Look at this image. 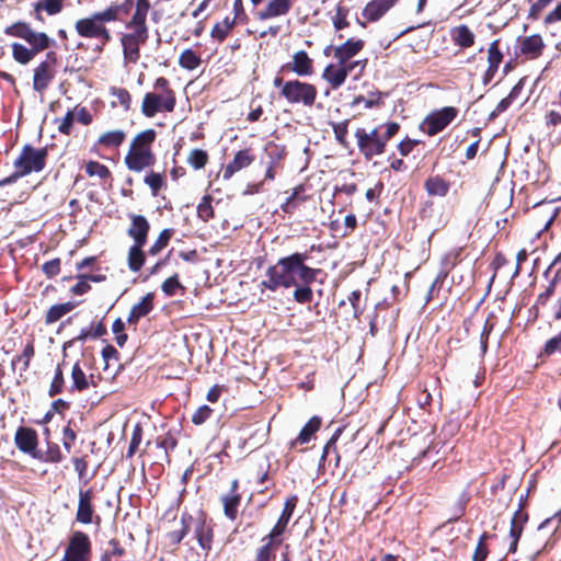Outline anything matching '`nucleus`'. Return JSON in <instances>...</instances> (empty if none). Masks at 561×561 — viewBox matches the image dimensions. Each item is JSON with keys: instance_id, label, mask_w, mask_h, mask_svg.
<instances>
[{"instance_id": "obj_10", "label": "nucleus", "mask_w": 561, "mask_h": 561, "mask_svg": "<svg viewBox=\"0 0 561 561\" xmlns=\"http://www.w3.org/2000/svg\"><path fill=\"white\" fill-rule=\"evenodd\" d=\"M92 554L89 536L80 530L75 531L60 561H90Z\"/></svg>"}, {"instance_id": "obj_48", "label": "nucleus", "mask_w": 561, "mask_h": 561, "mask_svg": "<svg viewBox=\"0 0 561 561\" xmlns=\"http://www.w3.org/2000/svg\"><path fill=\"white\" fill-rule=\"evenodd\" d=\"M64 388V374L61 369V365H58L55 370V376L53 378V381L50 383L48 394L49 397H55L56 394L60 393Z\"/></svg>"}, {"instance_id": "obj_44", "label": "nucleus", "mask_w": 561, "mask_h": 561, "mask_svg": "<svg viewBox=\"0 0 561 561\" xmlns=\"http://www.w3.org/2000/svg\"><path fill=\"white\" fill-rule=\"evenodd\" d=\"M130 32L122 34V37L146 43L149 37L148 26H125Z\"/></svg>"}, {"instance_id": "obj_38", "label": "nucleus", "mask_w": 561, "mask_h": 561, "mask_svg": "<svg viewBox=\"0 0 561 561\" xmlns=\"http://www.w3.org/2000/svg\"><path fill=\"white\" fill-rule=\"evenodd\" d=\"M201 62V57L190 48L183 50L179 58V65L186 70H195Z\"/></svg>"}, {"instance_id": "obj_52", "label": "nucleus", "mask_w": 561, "mask_h": 561, "mask_svg": "<svg viewBox=\"0 0 561 561\" xmlns=\"http://www.w3.org/2000/svg\"><path fill=\"white\" fill-rule=\"evenodd\" d=\"M211 413L213 410L208 405H202L192 415V422L195 425H201L210 417Z\"/></svg>"}, {"instance_id": "obj_59", "label": "nucleus", "mask_w": 561, "mask_h": 561, "mask_svg": "<svg viewBox=\"0 0 561 561\" xmlns=\"http://www.w3.org/2000/svg\"><path fill=\"white\" fill-rule=\"evenodd\" d=\"M90 284L88 275H79L77 284L71 288V293L75 295H83L90 290Z\"/></svg>"}, {"instance_id": "obj_42", "label": "nucleus", "mask_w": 561, "mask_h": 561, "mask_svg": "<svg viewBox=\"0 0 561 561\" xmlns=\"http://www.w3.org/2000/svg\"><path fill=\"white\" fill-rule=\"evenodd\" d=\"M311 283H300L295 286L294 299L299 304H308L313 298L312 289L310 288Z\"/></svg>"}, {"instance_id": "obj_53", "label": "nucleus", "mask_w": 561, "mask_h": 561, "mask_svg": "<svg viewBox=\"0 0 561 561\" xmlns=\"http://www.w3.org/2000/svg\"><path fill=\"white\" fill-rule=\"evenodd\" d=\"M558 351H561V332L546 342L541 354L550 356Z\"/></svg>"}, {"instance_id": "obj_28", "label": "nucleus", "mask_w": 561, "mask_h": 561, "mask_svg": "<svg viewBox=\"0 0 561 561\" xmlns=\"http://www.w3.org/2000/svg\"><path fill=\"white\" fill-rule=\"evenodd\" d=\"M149 10V0H136L135 12L125 26H147V15Z\"/></svg>"}, {"instance_id": "obj_32", "label": "nucleus", "mask_w": 561, "mask_h": 561, "mask_svg": "<svg viewBox=\"0 0 561 561\" xmlns=\"http://www.w3.org/2000/svg\"><path fill=\"white\" fill-rule=\"evenodd\" d=\"M195 537L203 550H210L213 542V530L209 525H207L205 522H198L195 526Z\"/></svg>"}, {"instance_id": "obj_29", "label": "nucleus", "mask_w": 561, "mask_h": 561, "mask_svg": "<svg viewBox=\"0 0 561 561\" xmlns=\"http://www.w3.org/2000/svg\"><path fill=\"white\" fill-rule=\"evenodd\" d=\"M65 0H39L34 4L35 18L42 21L41 12L45 11L48 15H56L61 12Z\"/></svg>"}, {"instance_id": "obj_56", "label": "nucleus", "mask_w": 561, "mask_h": 561, "mask_svg": "<svg viewBox=\"0 0 561 561\" xmlns=\"http://www.w3.org/2000/svg\"><path fill=\"white\" fill-rule=\"evenodd\" d=\"M141 439H142L141 428L137 425L134 428V432L131 435V439H130L128 451H127V457L130 458L134 456V454L136 453V450L138 449L140 443H141Z\"/></svg>"}, {"instance_id": "obj_46", "label": "nucleus", "mask_w": 561, "mask_h": 561, "mask_svg": "<svg viewBox=\"0 0 561 561\" xmlns=\"http://www.w3.org/2000/svg\"><path fill=\"white\" fill-rule=\"evenodd\" d=\"M347 126H348V121H343L341 123H334L332 124V128H333V133H334V137L336 139V141L343 146L344 148H347L348 147V142L346 140V136H347Z\"/></svg>"}, {"instance_id": "obj_7", "label": "nucleus", "mask_w": 561, "mask_h": 561, "mask_svg": "<svg viewBox=\"0 0 561 561\" xmlns=\"http://www.w3.org/2000/svg\"><path fill=\"white\" fill-rule=\"evenodd\" d=\"M381 127H375L370 130L365 128H357L355 131V138L360 154L366 160H371L376 156H380L385 152L386 144L380 137Z\"/></svg>"}, {"instance_id": "obj_39", "label": "nucleus", "mask_w": 561, "mask_h": 561, "mask_svg": "<svg viewBox=\"0 0 561 561\" xmlns=\"http://www.w3.org/2000/svg\"><path fill=\"white\" fill-rule=\"evenodd\" d=\"M73 308V305L70 302L55 305L49 308L46 314V323H54L62 318L65 314L70 312Z\"/></svg>"}, {"instance_id": "obj_14", "label": "nucleus", "mask_w": 561, "mask_h": 561, "mask_svg": "<svg viewBox=\"0 0 561 561\" xmlns=\"http://www.w3.org/2000/svg\"><path fill=\"white\" fill-rule=\"evenodd\" d=\"M130 227L127 234L133 239L136 244H146L150 225L147 218L142 215L130 214Z\"/></svg>"}, {"instance_id": "obj_64", "label": "nucleus", "mask_w": 561, "mask_h": 561, "mask_svg": "<svg viewBox=\"0 0 561 561\" xmlns=\"http://www.w3.org/2000/svg\"><path fill=\"white\" fill-rule=\"evenodd\" d=\"M76 117L78 122H80L83 125H90L92 123V115L90 111L85 107H76Z\"/></svg>"}, {"instance_id": "obj_43", "label": "nucleus", "mask_w": 561, "mask_h": 561, "mask_svg": "<svg viewBox=\"0 0 561 561\" xmlns=\"http://www.w3.org/2000/svg\"><path fill=\"white\" fill-rule=\"evenodd\" d=\"M187 162L195 170H199L208 162V154L205 150L193 149L187 157Z\"/></svg>"}, {"instance_id": "obj_25", "label": "nucleus", "mask_w": 561, "mask_h": 561, "mask_svg": "<svg viewBox=\"0 0 561 561\" xmlns=\"http://www.w3.org/2000/svg\"><path fill=\"white\" fill-rule=\"evenodd\" d=\"M262 542L263 545L256 553V561H270L276 549L282 545L283 538L272 537V534H268L262 539Z\"/></svg>"}, {"instance_id": "obj_1", "label": "nucleus", "mask_w": 561, "mask_h": 561, "mask_svg": "<svg viewBox=\"0 0 561 561\" xmlns=\"http://www.w3.org/2000/svg\"><path fill=\"white\" fill-rule=\"evenodd\" d=\"M307 260L308 254L299 252L280 257L276 264L266 270L261 287L276 291L279 287L290 288L300 283L314 282L320 270L307 266Z\"/></svg>"}, {"instance_id": "obj_49", "label": "nucleus", "mask_w": 561, "mask_h": 561, "mask_svg": "<svg viewBox=\"0 0 561 561\" xmlns=\"http://www.w3.org/2000/svg\"><path fill=\"white\" fill-rule=\"evenodd\" d=\"M73 121H75V112L73 111H68L67 114L62 118H57L56 124H57V129L59 130V133H61L64 135H70V133L72 130Z\"/></svg>"}, {"instance_id": "obj_3", "label": "nucleus", "mask_w": 561, "mask_h": 561, "mask_svg": "<svg viewBox=\"0 0 561 561\" xmlns=\"http://www.w3.org/2000/svg\"><path fill=\"white\" fill-rule=\"evenodd\" d=\"M133 0H125L122 3L113 2L102 11L93 12L87 18L79 19L75 23V30L79 36L84 38L101 39L106 44L112 39L106 23L121 21L131 9Z\"/></svg>"}, {"instance_id": "obj_54", "label": "nucleus", "mask_w": 561, "mask_h": 561, "mask_svg": "<svg viewBox=\"0 0 561 561\" xmlns=\"http://www.w3.org/2000/svg\"><path fill=\"white\" fill-rule=\"evenodd\" d=\"M380 137L383 139L385 144L387 142L399 131V124L394 122H390L380 126Z\"/></svg>"}, {"instance_id": "obj_57", "label": "nucleus", "mask_w": 561, "mask_h": 561, "mask_svg": "<svg viewBox=\"0 0 561 561\" xmlns=\"http://www.w3.org/2000/svg\"><path fill=\"white\" fill-rule=\"evenodd\" d=\"M346 16L347 10L343 7H337L335 15L333 16V24L336 30H342L348 25Z\"/></svg>"}, {"instance_id": "obj_60", "label": "nucleus", "mask_w": 561, "mask_h": 561, "mask_svg": "<svg viewBox=\"0 0 561 561\" xmlns=\"http://www.w3.org/2000/svg\"><path fill=\"white\" fill-rule=\"evenodd\" d=\"M77 438V435L70 426H66L62 431V445L67 453L71 451L72 445Z\"/></svg>"}, {"instance_id": "obj_62", "label": "nucleus", "mask_w": 561, "mask_h": 561, "mask_svg": "<svg viewBox=\"0 0 561 561\" xmlns=\"http://www.w3.org/2000/svg\"><path fill=\"white\" fill-rule=\"evenodd\" d=\"M43 272L48 276L53 277L59 274L60 272V260L54 259L43 264Z\"/></svg>"}, {"instance_id": "obj_2", "label": "nucleus", "mask_w": 561, "mask_h": 561, "mask_svg": "<svg viewBox=\"0 0 561 561\" xmlns=\"http://www.w3.org/2000/svg\"><path fill=\"white\" fill-rule=\"evenodd\" d=\"M3 33L11 37H16L25 41L30 47L14 42L11 44L12 58L20 65L30 64L37 54L53 46L55 43L45 32H37L32 28L30 23L18 21L7 26Z\"/></svg>"}, {"instance_id": "obj_55", "label": "nucleus", "mask_w": 561, "mask_h": 561, "mask_svg": "<svg viewBox=\"0 0 561 561\" xmlns=\"http://www.w3.org/2000/svg\"><path fill=\"white\" fill-rule=\"evenodd\" d=\"M181 287V284L179 282V278H178V275H173L169 278H167L163 283H162V291L167 295V296H173L175 295V291L178 288Z\"/></svg>"}, {"instance_id": "obj_16", "label": "nucleus", "mask_w": 561, "mask_h": 561, "mask_svg": "<svg viewBox=\"0 0 561 561\" xmlns=\"http://www.w3.org/2000/svg\"><path fill=\"white\" fill-rule=\"evenodd\" d=\"M14 442L21 451L33 455L37 446L36 432L30 427H19Z\"/></svg>"}, {"instance_id": "obj_33", "label": "nucleus", "mask_w": 561, "mask_h": 561, "mask_svg": "<svg viewBox=\"0 0 561 561\" xmlns=\"http://www.w3.org/2000/svg\"><path fill=\"white\" fill-rule=\"evenodd\" d=\"M503 55L499 49V41H494L490 44L488 49V62L489 67L486 70V77L491 78L497 71L500 64L502 62Z\"/></svg>"}, {"instance_id": "obj_61", "label": "nucleus", "mask_w": 561, "mask_h": 561, "mask_svg": "<svg viewBox=\"0 0 561 561\" xmlns=\"http://www.w3.org/2000/svg\"><path fill=\"white\" fill-rule=\"evenodd\" d=\"M561 525V511L552 515L551 517L545 519L538 527L539 530H542L545 528H552L553 531H556L559 526Z\"/></svg>"}, {"instance_id": "obj_6", "label": "nucleus", "mask_w": 561, "mask_h": 561, "mask_svg": "<svg viewBox=\"0 0 561 561\" xmlns=\"http://www.w3.org/2000/svg\"><path fill=\"white\" fill-rule=\"evenodd\" d=\"M280 95L290 104L311 107L316 102L318 91L313 84L295 79L285 82Z\"/></svg>"}, {"instance_id": "obj_9", "label": "nucleus", "mask_w": 561, "mask_h": 561, "mask_svg": "<svg viewBox=\"0 0 561 561\" xmlns=\"http://www.w3.org/2000/svg\"><path fill=\"white\" fill-rule=\"evenodd\" d=\"M175 104V93L148 92L142 100L141 113L146 117L152 118L160 112H173Z\"/></svg>"}, {"instance_id": "obj_12", "label": "nucleus", "mask_w": 561, "mask_h": 561, "mask_svg": "<svg viewBox=\"0 0 561 561\" xmlns=\"http://www.w3.org/2000/svg\"><path fill=\"white\" fill-rule=\"evenodd\" d=\"M57 58L54 51L46 54L45 60H43L35 69L33 77V89L37 92H42L51 82L55 76V65Z\"/></svg>"}, {"instance_id": "obj_23", "label": "nucleus", "mask_w": 561, "mask_h": 561, "mask_svg": "<svg viewBox=\"0 0 561 561\" xmlns=\"http://www.w3.org/2000/svg\"><path fill=\"white\" fill-rule=\"evenodd\" d=\"M152 300V294H147L145 297H142V299L138 304L134 305L130 309L127 322L129 324H136L139 319L146 317L153 308Z\"/></svg>"}, {"instance_id": "obj_58", "label": "nucleus", "mask_w": 561, "mask_h": 561, "mask_svg": "<svg viewBox=\"0 0 561 561\" xmlns=\"http://www.w3.org/2000/svg\"><path fill=\"white\" fill-rule=\"evenodd\" d=\"M553 0H537L529 9L528 18L537 20L540 13L552 2Z\"/></svg>"}, {"instance_id": "obj_20", "label": "nucleus", "mask_w": 561, "mask_h": 561, "mask_svg": "<svg viewBox=\"0 0 561 561\" xmlns=\"http://www.w3.org/2000/svg\"><path fill=\"white\" fill-rule=\"evenodd\" d=\"M119 42L123 49L124 66L127 67L128 65L137 64L140 59V47L145 43L122 36Z\"/></svg>"}, {"instance_id": "obj_36", "label": "nucleus", "mask_w": 561, "mask_h": 561, "mask_svg": "<svg viewBox=\"0 0 561 561\" xmlns=\"http://www.w3.org/2000/svg\"><path fill=\"white\" fill-rule=\"evenodd\" d=\"M321 425V419L319 416H312L308 423L301 428L299 435L297 436L295 443L306 444L310 442L311 437Z\"/></svg>"}, {"instance_id": "obj_13", "label": "nucleus", "mask_w": 561, "mask_h": 561, "mask_svg": "<svg viewBox=\"0 0 561 561\" xmlns=\"http://www.w3.org/2000/svg\"><path fill=\"white\" fill-rule=\"evenodd\" d=\"M280 71L293 72L298 77H310L313 75V60L305 50L296 51L291 60L280 67Z\"/></svg>"}, {"instance_id": "obj_17", "label": "nucleus", "mask_w": 561, "mask_h": 561, "mask_svg": "<svg viewBox=\"0 0 561 561\" xmlns=\"http://www.w3.org/2000/svg\"><path fill=\"white\" fill-rule=\"evenodd\" d=\"M93 492L91 489L80 490L79 503L76 518L79 523H92L93 507H92Z\"/></svg>"}, {"instance_id": "obj_51", "label": "nucleus", "mask_w": 561, "mask_h": 561, "mask_svg": "<svg viewBox=\"0 0 561 561\" xmlns=\"http://www.w3.org/2000/svg\"><path fill=\"white\" fill-rule=\"evenodd\" d=\"M197 214L201 219L207 221L214 216V210L211 207V197L204 196L199 205L197 206Z\"/></svg>"}, {"instance_id": "obj_22", "label": "nucleus", "mask_w": 561, "mask_h": 561, "mask_svg": "<svg viewBox=\"0 0 561 561\" xmlns=\"http://www.w3.org/2000/svg\"><path fill=\"white\" fill-rule=\"evenodd\" d=\"M545 44L540 35H530L520 43V51L530 59H535L542 54Z\"/></svg>"}, {"instance_id": "obj_8", "label": "nucleus", "mask_w": 561, "mask_h": 561, "mask_svg": "<svg viewBox=\"0 0 561 561\" xmlns=\"http://www.w3.org/2000/svg\"><path fill=\"white\" fill-rule=\"evenodd\" d=\"M367 65V59L363 60H354L348 65L340 64H330L328 65L323 72L322 79L325 80L333 90L339 89L346 80L348 73L358 69L355 79H357L364 71Z\"/></svg>"}, {"instance_id": "obj_50", "label": "nucleus", "mask_w": 561, "mask_h": 561, "mask_svg": "<svg viewBox=\"0 0 561 561\" xmlns=\"http://www.w3.org/2000/svg\"><path fill=\"white\" fill-rule=\"evenodd\" d=\"M112 96L115 98V101L122 105L125 110L130 107L131 96L130 93L124 88H112L111 90Z\"/></svg>"}, {"instance_id": "obj_35", "label": "nucleus", "mask_w": 561, "mask_h": 561, "mask_svg": "<svg viewBox=\"0 0 561 561\" xmlns=\"http://www.w3.org/2000/svg\"><path fill=\"white\" fill-rule=\"evenodd\" d=\"M125 137V133L121 129L111 130L102 134L98 139V144L106 148H117L123 144Z\"/></svg>"}, {"instance_id": "obj_34", "label": "nucleus", "mask_w": 561, "mask_h": 561, "mask_svg": "<svg viewBox=\"0 0 561 561\" xmlns=\"http://www.w3.org/2000/svg\"><path fill=\"white\" fill-rule=\"evenodd\" d=\"M424 187L431 196H445L449 191V183L439 176H433L426 180Z\"/></svg>"}, {"instance_id": "obj_37", "label": "nucleus", "mask_w": 561, "mask_h": 561, "mask_svg": "<svg viewBox=\"0 0 561 561\" xmlns=\"http://www.w3.org/2000/svg\"><path fill=\"white\" fill-rule=\"evenodd\" d=\"M234 24V19L225 18L221 22H218L214 25L210 33L211 37L214 39L222 42L232 31Z\"/></svg>"}, {"instance_id": "obj_4", "label": "nucleus", "mask_w": 561, "mask_h": 561, "mask_svg": "<svg viewBox=\"0 0 561 561\" xmlns=\"http://www.w3.org/2000/svg\"><path fill=\"white\" fill-rule=\"evenodd\" d=\"M154 139L156 133L153 129L144 130L134 138L125 157V163L130 171L141 172L153 165L156 158L150 146Z\"/></svg>"}, {"instance_id": "obj_30", "label": "nucleus", "mask_w": 561, "mask_h": 561, "mask_svg": "<svg viewBox=\"0 0 561 561\" xmlns=\"http://www.w3.org/2000/svg\"><path fill=\"white\" fill-rule=\"evenodd\" d=\"M451 37L461 48L471 47L474 44V34L467 25H459L451 31Z\"/></svg>"}, {"instance_id": "obj_19", "label": "nucleus", "mask_w": 561, "mask_h": 561, "mask_svg": "<svg viewBox=\"0 0 561 561\" xmlns=\"http://www.w3.org/2000/svg\"><path fill=\"white\" fill-rule=\"evenodd\" d=\"M398 0H371L363 10V16L369 21L379 20Z\"/></svg>"}, {"instance_id": "obj_63", "label": "nucleus", "mask_w": 561, "mask_h": 561, "mask_svg": "<svg viewBox=\"0 0 561 561\" xmlns=\"http://www.w3.org/2000/svg\"><path fill=\"white\" fill-rule=\"evenodd\" d=\"M153 89L156 90L154 92H158V93H175L170 88L169 80L165 79L164 77H159L158 79H156V81L153 83Z\"/></svg>"}, {"instance_id": "obj_15", "label": "nucleus", "mask_w": 561, "mask_h": 561, "mask_svg": "<svg viewBox=\"0 0 561 561\" xmlns=\"http://www.w3.org/2000/svg\"><path fill=\"white\" fill-rule=\"evenodd\" d=\"M364 47L363 39H347L342 45H339L333 48L334 58L343 65H348L353 57H355Z\"/></svg>"}, {"instance_id": "obj_27", "label": "nucleus", "mask_w": 561, "mask_h": 561, "mask_svg": "<svg viewBox=\"0 0 561 561\" xmlns=\"http://www.w3.org/2000/svg\"><path fill=\"white\" fill-rule=\"evenodd\" d=\"M72 386L71 390L83 391L92 383L94 385L93 375L88 377L79 363H76L71 369Z\"/></svg>"}, {"instance_id": "obj_31", "label": "nucleus", "mask_w": 561, "mask_h": 561, "mask_svg": "<svg viewBox=\"0 0 561 561\" xmlns=\"http://www.w3.org/2000/svg\"><path fill=\"white\" fill-rule=\"evenodd\" d=\"M145 244L134 243L128 251L127 263L131 272H138L142 267L146 256L142 248Z\"/></svg>"}, {"instance_id": "obj_26", "label": "nucleus", "mask_w": 561, "mask_h": 561, "mask_svg": "<svg viewBox=\"0 0 561 561\" xmlns=\"http://www.w3.org/2000/svg\"><path fill=\"white\" fill-rule=\"evenodd\" d=\"M295 506H296L295 500L286 501L283 512H282L276 525L270 531V534H272V537L282 538V536L288 525V522L294 513Z\"/></svg>"}, {"instance_id": "obj_47", "label": "nucleus", "mask_w": 561, "mask_h": 561, "mask_svg": "<svg viewBox=\"0 0 561 561\" xmlns=\"http://www.w3.org/2000/svg\"><path fill=\"white\" fill-rule=\"evenodd\" d=\"M85 172L90 176H99L100 179H105L110 175V170L104 164L98 161H90L85 165Z\"/></svg>"}, {"instance_id": "obj_21", "label": "nucleus", "mask_w": 561, "mask_h": 561, "mask_svg": "<svg viewBox=\"0 0 561 561\" xmlns=\"http://www.w3.org/2000/svg\"><path fill=\"white\" fill-rule=\"evenodd\" d=\"M254 158L249 150H240L234 154L233 160L225 168L222 173L224 180H229L236 172L249 167Z\"/></svg>"}, {"instance_id": "obj_18", "label": "nucleus", "mask_w": 561, "mask_h": 561, "mask_svg": "<svg viewBox=\"0 0 561 561\" xmlns=\"http://www.w3.org/2000/svg\"><path fill=\"white\" fill-rule=\"evenodd\" d=\"M291 9V0H271L263 10L257 12L259 20H270L286 15Z\"/></svg>"}, {"instance_id": "obj_11", "label": "nucleus", "mask_w": 561, "mask_h": 561, "mask_svg": "<svg viewBox=\"0 0 561 561\" xmlns=\"http://www.w3.org/2000/svg\"><path fill=\"white\" fill-rule=\"evenodd\" d=\"M458 111L453 106H446L427 115L421 123L420 128L428 136L440 133L457 116Z\"/></svg>"}, {"instance_id": "obj_41", "label": "nucleus", "mask_w": 561, "mask_h": 561, "mask_svg": "<svg viewBox=\"0 0 561 561\" xmlns=\"http://www.w3.org/2000/svg\"><path fill=\"white\" fill-rule=\"evenodd\" d=\"M144 182L150 187L153 196L165 185V176L162 173L149 172L146 174Z\"/></svg>"}, {"instance_id": "obj_40", "label": "nucleus", "mask_w": 561, "mask_h": 561, "mask_svg": "<svg viewBox=\"0 0 561 561\" xmlns=\"http://www.w3.org/2000/svg\"><path fill=\"white\" fill-rule=\"evenodd\" d=\"M240 496L238 494L222 496L224 511L228 518L233 520L237 517Z\"/></svg>"}, {"instance_id": "obj_5", "label": "nucleus", "mask_w": 561, "mask_h": 561, "mask_svg": "<svg viewBox=\"0 0 561 561\" xmlns=\"http://www.w3.org/2000/svg\"><path fill=\"white\" fill-rule=\"evenodd\" d=\"M47 150L45 148L35 149L25 145L20 156L14 161L15 173L0 182V185L11 183L19 176L31 172H39L45 168Z\"/></svg>"}, {"instance_id": "obj_45", "label": "nucleus", "mask_w": 561, "mask_h": 561, "mask_svg": "<svg viewBox=\"0 0 561 561\" xmlns=\"http://www.w3.org/2000/svg\"><path fill=\"white\" fill-rule=\"evenodd\" d=\"M172 236V231L170 229H164L160 232L158 239L154 241V243L149 249V254L156 255L158 254L162 249H164L169 240Z\"/></svg>"}, {"instance_id": "obj_24", "label": "nucleus", "mask_w": 561, "mask_h": 561, "mask_svg": "<svg viewBox=\"0 0 561 561\" xmlns=\"http://www.w3.org/2000/svg\"><path fill=\"white\" fill-rule=\"evenodd\" d=\"M526 522H527V514L520 510L516 511L512 518V522H511V530H510V537L512 539V542L510 545L511 552H514L516 550L517 542L523 533L524 525Z\"/></svg>"}]
</instances>
